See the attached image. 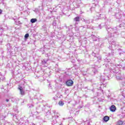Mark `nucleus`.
Masks as SVG:
<instances>
[{
  "mask_svg": "<svg viewBox=\"0 0 125 125\" xmlns=\"http://www.w3.org/2000/svg\"><path fill=\"white\" fill-rule=\"evenodd\" d=\"M46 117L48 118V119H50V118H52L53 116L51 115V113H50V111H48L45 115Z\"/></svg>",
  "mask_w": 125,
  "mask_h": 125,
  "instance_id": "10",
  "label": "nucleus"
},
{
  "mask_svg": "<svg viewBox=\"0 0 125 125\" xmlns=\"http://www.w3.org/2000/svg\"><path fill=\"white\" fill-rule=\"evenodd\" d=\"M1 12H2V11L0 9V14H1Z\"/></svg>",
  "mask_w": 125,
  "mask_h": 125,
  "instance_id": "31",
  "label": "nucleus"
},
{
  "mask_svg": "<svg viewBox=\"0 0 125 125\" xmlns=\"http://www.w3.org/2000/svg\"><path fill=\"white\" fill-rule=\"evenodd\" d=\"M110 110L111 112H116V110H117V107H116V106L115 105H112L110 107Z\"/></svg>",
  "mask_w": 125,
  "mask_h": 125,
  "instance_id": "7",
  "label": "nucleus"
},
{
  "mask_svg": "<svg viewBox=\"0 0 125 125\" xmlns=\"http://www.w3.org/2000/svg\"><path fill=\"white\" fill-rule=\"evenodd\" d=\"M119 54L121 55V54H122V53H120Z\"/></svg>",
  "mask_w": 125,
  "mask_h": 125,
  "instance_id": "34",
  "label": "nucleus"
},
{
  "mask_svg": "<svg viewBox=\"0 0 125 125\" xmlns=\"http://www.w3.org/2000/svg\"><path fill=\"white\" fill-rule=\"evenodd\" d=\"M28 38H29V34L27 33L24 36V39H28Z\"/></svg>",
  "mask_w": 125,
  "mask_h": 125,
  "instance_id": "21",
  "label": "nucleus"
},
{
  "mask_svg": "<svg viewBox=\"0 0 125 125\" xmlns=\"http://www.w3.org/2000/svg\"><path fill=\"white\" fill-rule=\"evenodd\" d=\"M12 124H11V123H8L6 124V125H12Z\"/></svg>",
  "mask_w": 125,
  "mask_h": 125,
  "instance_id": "27",
  "label": "nucleus"
},
{
  "mask_svg": "<svg viewBox=\"0 0 125 125\" xmlns=\"http://www.w3.org/2000/svg\"><path fill=\"white\" fill-rule=\"evenodd\" d=\"M18 89H19L21 95H25V91H24L23 87L20 85L19 86Z\"/></svg>",
  "mask_w": 125,
  "mask_h": 125,
  "instance_id": "5",
  "label": "nucleus"
},
{
  "mask_svg": "<svg viewBox=\"0 0 125 125\" xmlns=\"http://www.w3.org/2000/svg\"><path fill=\"white\" fill-rule=\"evenodd\" d=\"M110 120V117L109 116H105L103 118L104 122H105L106 123V122H108Z\"/></svg>",
  "mask_w": 125,
  "mask_h": 125,
  "instance_id": "12",
  "label": "nucleus"
},
{
  "mask_svg": "<svg viewBox=\"0 0 125 125\" xmlns=\"http://www.w3.org/2000/svg\"><path fill=\"white\" fill-rule=\"evenodd\" d=\"M106 30L107 32V35L106 36V39H109L110 38V28L108 26H106Z\"/></svg>",
  "mask_w": 125,
  "mask_h": 125,
  "instance_id": "6",
  "label": "nucleus"
},
{
  "mask_svg": "<svg viewBox=\"0 0 125 125\" xmlns=\"http://www.w3.org/2000/svg\"><path fill=\"white\" fill-rule=\"evenodd\" d=\"M124 123H125V122H123V121H118V122H117V125H123V124H125Z\"/></svg>",
  "mask_w": 125,
  "mask_h": 125,
  "instance_id": "18",
  "label": "nucleus"
},
{
  "mask_svg": "<svg viewBox=\"0 0 125 125\" xmlns=\"http://www.w3.org/2000/svg\"><path fill=\"white\" fill-rule=\"evenodd\" d=\"M97 60V61H99V60H101V56L99 55V54H97L96 55V58L95 59Z\"/></svg>",
  "mask_w": 125,
  "mask_h": 125,
  "instance_id": "14",
  "label": "nucleus"
},
{
  "mask_svg": "<svg viewBox=\"0 0 125 125\" xmlns=\"http://www.w3.org/2000/svg\"><path fill=\"white\" fill-rule=\"evenodd\" d=\"M74 20L76 22H79L80 21V18L79 17H77L74 18Z\"/></svg>",
  "mask_w": 125,
  "mask_h": 125,
  "instance_id": "17",
  "label": "nucleus"
},
{
  "mask_svg": "<svg viewBox=\"0 0 125 125\" xmlns=\"http://www.w3.org/2000/svg\"><path fill=\"white\" fill-rule=\"evenodd\" d=\"M56 124V122H55V121L52 122V124H53V125H55Z\"/></svg>",
  "mask_w": 125,
  "mask_h": 125,
  "instance_id": "26",
  "label": "nucleus"
},
{
  "mask_svg": "<svg viewBox=\"0 0 125 125\" xmlns=\"http://www.w3.org/2000/svg\"><path fill=\"white\" fill-rule=\"evenodd\" d=\"M48 61V60H43L42 61V64L44 65L45 67H47L48 65L47 64V62Z\"/></svg>",
  "mask_w": 125,
  "mask_h": 125,
  "instance_id": "11",
  "label": "nucleus"
},
{
  "mask_svg": "<svg viewBox=\"0 0 125 125\" xmlns=\"http://www.w3.org/2000/svg\"><path fill=\"white\" fill-rule=\"evenodd\" d=\"M92 56H94V59H95V58H96V56L97 55H96V54H95L94 52H92Z\"/></svg>",
  "mask_w": 125,
  "mask_h": 125,
  "instance_id": "20",
  "label": "nucleus"
},
{
  "mask_svg": "<svg viewBox=\"0 0 125 125\" xmlns=\"http://www.w3.org/2000/svg\"><path fill=\"white\" fill-rule=\"evenodd\" d=\"M114 51H111V54H112V55H114Z\"/></svg>",
  "mask_w": 125,
  "mask_h": 125,
  "instance_id": "28",
  "label": "nucleus"
},
{
  "mask_svg": "<svg viewBox=\"0 0 125 125\" xmlns=\"http://www.w3.org/2000/svg\"><path fill=\"white\" fill-rule=\"evenodd\" d=\"M0 79L2 81H4V80H5V78L4 77H1Z\"/></svg>",
  "mask_w": 125,
  "mask_h": 125,
  "instance_id": "25",
  "label": "nucleus"
},
{
  "mask_svg": "<svg viewBox=\"0 0 125 125\" xmlns=\"http://www.w3.org/2000/svg\"><path fill=\"white\" fill-rule=\"evenodd\" d=\"M40 107H41V105H39L38 107H37V108H36L37 110H39V109H40Z\"/></svg>",
  "mask_w": 125,
  "mask_h": 125,
  "instance_id": "29",
  "label": "nucleus"
},
{
  "mask_svg": "<svg viewBox=\"0 0 125 125\" xmlns=\"http://www.w3.org/2000/svg\"><path fill=\"white\" fill-rule=\"evenodd\" d=\"M124 124L125 125V121L124 122Z\"/></svg>",
  "mask_w": 125,
  "mask_h": 125,
  "instance_id": "33",
  "label": "nucleus"
},
{
  "mask_svg": "<svg viewBox=\"0 0 125 125\" xmlns=\"http://www.w3.org/2000/svg\"><path fill=\"white\" fill-rule=\"evenodd\" d=\"M112 65H113V64H111V66H112Z\"/></svg>",
  "mask_w": 125,
  "mask_h": 125,
  "instance_id": "35",
  "label": "nucleus"
},
{
  "mask_svg": "<svg viewBox=\"0 0 125 125\" xmlns=\"http://www.w3.org/2000/svg\"><path fill=\"white\" fill-rule=\"evenodd\" d=\"M59 105L61 106H63V105H64V102H63L62 101H60L59 102Z\"/></svg>",
  "mask_w": 125,
  "mask_h": 125,
  "instance_id": "19",
  "label": "nucleus"
},
{
  "mask_svg": "<svg viewBox=\"0 0 125 125\" xmlns=\"http://www.w3.org/2000/svg\"><path fill=\"white\" fill-rule=\"evenodd\" d=\"M117 29L118 28H117V27H114V28H111L110 31L111 32L110 33V35H111L110 38H112L113 37H115V34L113 35V34H116V33L118 32Z\"/></svg>",
  "mask_w": 125,
  "mask_h": 125,
  "instance_id": "2",
  "label": "nucleus"
},
{
  "mask_svg": "<svg viewBox=\"0 0 125 125\" xmlns=\"http://www.w3.org/2000/svg\"><path fill=\"white\" fill-rule=\"evenodd\" d=\"M119 28H121L122 29H125V21L124 22H123L122 23L120 24L119 25Z\"/></svg>",
  "mask_w": 125,
  "mask_h": 125,
  "instance_id": "13",
  "label": "nucleus"
},
{
  "mask_svg": "<svg viewBox=\"0 0 125 125\" xmlns=\"http://www.w3.org/2000/svg\"><path fill=\"white\" fill-rule=\"evenodd\" d=\"M53 112L54 114L55 119H58V115H57V112H56V111L55 110L53 111Z\"/></svg>",
  "mask_w": 125,
  "mask_h": 125,
  "instance_id": "15",
  "label": "nucleus"
},
{
  "mask_svg": "<svg viewBox=\"0 0 125 125\" xmlns=\"http://www.w3.org/2000/svg\"><path fill=\"white\" fill-rule=\"evenodd\" d=\"M116 78L117 79V80H121V77L120 76H116Z\"/></svg>",
  "mask_w": 125,
  "mask_h": 125,
  "instance_id": "24",
  "label": "nucleus"
},
{
  "mask_svg": "<svg viewBox=\"0 0 125 125\" xmlns=\"http://www.w3.org/2000/svg\"><path fill=\"white\" fill-rule=\"evenodd\" d=\"M82 21H83V22H85L86 24H89V23H90V21L88 18H86V19L82 18Z\"/></svg>",
  "mask_w": 125,
  "mask_h": 125,
  "instance_id": "9",
  "label": "nucleus"
},
{
  "mask_svg": "<svg viewBox=\"0 0 125 125\" xmlns=\"http://www.w3.org/2000/svg\"><path fill=\"white\" fill-rule=\"evenodd\" d=\"M114 68H116V65H114Z\"/></svg>",
  "mask_w": 125,
  "mask_h": 125,
  "instance_id": "32",
  "label": "nucleus"
},
{
  "mask_svg": "<svg viewBox=\"0 0 125 125\" xmlns=\"http://www.w3.org/2000/svg\"><path fill=\"white\" fill-rule=\"evenodd\" d=\"M6 102H9V99H6Z\"/></svg>",
  "mask_w": 125,
  "mask_h": 125,
  "instance_id": "30",
  "label": "nucleus"
},
{
  "mask_svg": "<svg viewBox=\"0 0 125 125\" xmlns=\"http://www.w3.org/2000/svg\"><path fill=\"white\" fill-rule=\"evenodd\" d=\"M37 19H32L30 20V22L31 23H36V22H37Z\"/></svg>",
  "mask_w": 125,
  "mask_h": 125,
  "instance_id": "16",
  "label": "nucleus"
},
{
  "mask_svg": "<svg viewBox=\"0 0 125 125\" xmlns=\"http://www.w3.org/2000/svg\"><path fill=\"white\" fill-rule=\"evenodd\" d=\"M112 72L115 73V69H114V68H110V72L112 73Z\"/></svg>",
  "mask_w": 125,
  "mask_h": 125,
  "instance_id": "22",
  "label": "nucleus"
},
{
  "mask_svg": "<svg viewBox=\"0 0 125 125\" xmlns=\"http://www.w3.org/2000/svg\"><path fill=\"white\" fill-rule=\"evenodd\" d=\"M91 39H92L93 41L96 42L97 41V40H100V37H96V36H95L94 35H92L91 36Z\"/></svg>",
  "mask_w": 125,
  "mask_h": 125,
  "instance_id": "8",
  "label": "nucleus"
},
{
  "mask_svg": "<svg viewBox=\"0 0 125 125\" xmlns=\"http://www.w3.org/2000/svg\"><path fill=\"white\" fill-rule=\"evenodd\" d=\"M95 20H98V19H106V16L105 15H102L98 14L97 15L96 18H94Z\"/></svg>",
  "mask_w": 125,
  "mask_h": 125,
  "instance_id": "3",
  "label": "nucleus"
},
{
  "mask_svg": "<svg viewBox=\"0 0 125 125\" xmlns=\"http://www.w3.org/2000/svg\"><path fill=\"white\" fill-rule=\"evenodd\" d=\"M53 26L56 25V21H54L53 22Z\"/></svg>",
  "mask_w": 125,
  "mask_h": 125,
  "instance_id": "23",
  "label": "nucleus"
},
{
  "mask_svg": "<svg viewBox=\"0 0 125 125\" xmlns=\"http://www.w3.org/2000/svg\"><path fill=\"white\" fill-rule=\"evenodd\" d=\"M65 84L67 86H73L74 81L72 80H68L65 82Z\"/></svg>",
  "mask_w": 125,
  "mask_h": 125,
  "instance_id": "4",
  "label": "nucleus"
},
{
  "mask_svg": "<svg viewBox=\"0 0 125 125\" xmlns=\"http://www.w3.org/2000/svg\"><path fill=\"white\" fill-rule=\"evenodd\" d=\"M112 16H115L116 19H121L123 17V12L120 11L118 13H115V14H112Z\"/></svg>",
  "mask_w": 125,
  "mask_h": 125,
  "instance_id": "1",
  "label": "nucleus"
}]
</instances>
